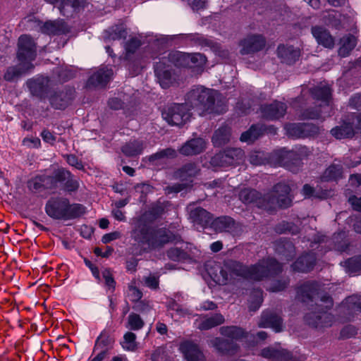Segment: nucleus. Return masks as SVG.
<instances>
[{"label":"nucleus","mask_w":361,"mask_h":361,"mask_svg":"<svg viewBox=\"0 0 361 361\" xmlns=\"http://www.w3.org/2000/svg\"><path fill=\"white\" fill-rule=\"evenodd\" d=\"M235 222L231 217L221 216L212 221L210 225L217 232H230L234 227Z\"/></svg>","instance_id":"c85d7f7f"},{"label":"nucleus","mask_w":361,"mask_h":361,"mask_svg":"<svg viewBox=\"0 0 361 361\" xmlns=\"http://www.w3.org/2000/svg\"><path fill=\"white\" fill-rule=\"evenodd\" d=\"M260 355L269 361H302V359H298L288 350L274 347L264 348L261 350Z\"/></svg>","instance_id":"9b49d317"},{"label":"nucleus","mask_w":361,"mask_h":361,"mask_svg":"<svg viewBox=\"0 0 361 361\" xmlns=\"http://www.w3.org/2000/svg\"><path fill=\"white\" fill-rule=\"evenodd\" d=\"M288 285V281L286 280L283 281H277L273 283L271 286L269 288V290L272 292H278L283 290Z\"/></svg>","instance_id":"680f3d73"},{"label":"nucleus","mask_w":361,"mask_h":361,"mask_svg":"<svg viewBox=\"0 0 361 361\" xmlns=\"http://www.w3.org/2000/svg\"><path fill=\"white\" fill-rule=\"evenodd\" d=\"M217 92L213 90L197 86L193 87L186 95V103L188 106L202 111L200 114L208 111H214V104Z\"/></svg>","instance_id":"39448f33"},{"label":"nucleus","mask_w":361,"mask_h":361,"mask_svg":"<svg viewBox=\"0 0 361 361\" xmlns=\"http://www.w3.org/2000/svg\"><path fill=\"white\" fill-rule=\"evenodd\" d=\"M73 92L71 90L55 92L49 98L51 105L55 109L66 108L73 99Z\"/></svg>","instance_id":"dca6fc26"},{"label":"nucleus","mask_w":361,"mask_h":361,"mask_svg":"<svg viewBox=\"0 0 361 361\" xmlns=\"http://www.w3.org/2000/svg\"><path fill=\"white\" fill-rule=\"evenodd\" d=\"M154 72L160 85L163 88H167L172 84L173 78L171 72L169 69L162 67V64H157Z\"/></svg>","instance_id":"c756f323"},{"label":"nucleus","mask_w":361,"mask_h":361,"mask_svg":"<svg viewBox=\"0 0 361 361\" xmlns=\"http://www.w3.org/2000/svg\"><path fill=\"white\" fill-rule=\"evenodd\" d=\"M350 273L361 269V257L353 258L344 262Z\"/></svg>","instance_id":"3c124183"},{"label":"nucleus","mask_w":361,"mask_h":361,"mask_svg":"<svg viewBox=\"0 0 361 361\" xmlns=\"http://www.w3.org/2000/svg\"><path fill=\"white\" fill-rule=\"evenodd\" d=\"M167 255L168 257L172 260L177 261L183 257L184 252L177 247H173L168 250Z\"/></svg>","instance_id":"864d4df0"},{"label":"nucleus","mask_w":361,"mask_h":361,"mask_svg":"<svg viewBox=\"0 0 361 361\" xmlns=\"http://www.w3.org/2000/svg\"><path fill=\"white\" fill-rule=\"evenodd\" d=\"M266 45L264 37L260 35H250L240 42L241 54H251L262 50Z\"/></svg>","instance_id":"1a4fd4ad"},{"label":"nucleus","mask_w":361,"mask_h":361,"mask_svg":"<svg viewBox=\"0 0 361 361\" xmlns=\"http://www.w3.org/2000/svg\"><path fill=\"white\" fill-rule=\"evenodd\" d=\"M206 147V142L200 137L188 141L180 149V152L186 156L201 153Z\"/></svg>","instance_id":"4be33fe9"},{"label":"nucleus","mask_w":361,"mask_h":361,"mask_svg":"<svg viewBox=\"0 0 361 361\" xmlns=\"http://www.w3.org/2000/svg\"><path fill=\"white\" fill-rule=\"evenodd\" d=\"M179 349L183 354L187 361H205V356L198 345L190 342L185 341L180 343Z\"/></svg>","instance_id":"4468645a"},{"label":"nucleus","mask_w":361,"mask_h":361,"mask_svg":"<svg viewBox=\"0 0 361 361\" xmlns=\"http://www.w3.org/2000/svg\"><path fill=\"white\" fill-rule=\"evenodd\" d=\"M264 130V129L262 126H252L248 130L242 133L240 140L248 143L252 142L262 134Z\"/></svg>","instance_id":"e433bc0d"},{"label":"nucleus","mask_w":361,"mask_h":361,"mask_svg":"<svg viewBox=\"0 0 361 361\" xmlns=\"http://www.w3.org/2000/svg\"><path fill=\"white\" fill-rule=\"evenodd\" d=\"M113 75V71L106 67L99 69L92 74L87 81L88 86H104L106 85Z\"/></svg>","instance_id":"a211bd4d"},{"label":"nucleus","mask_w":361,"mask_h":361,"mask_svg":"<svg viewBox=\"0 0 361 361\" xmlns=\"http://www.w3.org/2000/svg\"><path fill=\"white\" fill-rule=\"evenodd\" d=\"M23 145L28 147L38 148L41 145V141L38 137H26L23 141Z\"/></svg>","instance_id":"bf43d9fd"},{"label":"nucleus","mask_w":361,"mask_h":361,"mask_svg":"<svg viewBox=\"0 0 361 361\" xmlns=\"http://www.w3.org/2000/svg\"><path fill=\"white\" fill-rule=\"evenodd\" d=\"M109 32V38L113 40L126 38L127 35V32L122 25L112 27Z\"/></svg>","instance_id":"de8ad7c7"},{"label":"nucleus","mask_w":361,"mask_h":361,"mask_svg":"<svg viewBox=\"0 0 361 361\" xmlns=\"http://www.w3.org/2000/svg\"><path fill=\"white\" fill-rule=\"evenodd\" d=\"M136 335L132 332H127L124 334L123 341L121 342L122 348L125 350L135 351L137 348Z\"/></svg>","instance_id":"37998d69"},{"label":"nucleus","mask_w":361,"mask_h":361,"mask_svg":"<svg viewBox=\"0 0 361 361\" xmlns=\"http://www.w3.org/2000/svg\"><path fill=\"white\" fill-rule=\"evenodd\" d=\"M66 161L72 166L75 167L77 169H82L83 165L82 162L74 154L66 155Z\"/></svg>","instance_id":"4d7b16f0"},{"label":"nucleus","mask_w":361,"mask_h":361,"mask_svg":"<svg viewBox=\"0 0 361 361\" xmlns=\"http://www.w3.org/2000/svg\"><path fill=\"white\" fill-rule=\"evenodd\" d=\"M258 326L262 328H271L276 332H280L283 330L281 319L272 312H264Z\"/></svg>","instance_id":"412c9836"},{"label":"nucleus","mask_w":361,"mask_h":361,"mask_svg":"<svg viewBox=\"0 0 361 361\" xmlns=\"http://www.w3.org/2000/svg\"><path fill=\"white\" fill-rule=\"evenodd\" d=\"M290 190L287 184L280 183L263 197L255 190L245 188L240 192L239 198L245 204L255 203L258 207L267 210L276 207L286 208L292 202Z\"/></svg>","instance_id":"f03ea898"},{"label":"nucleus","mask_w":361,"mask_h":361,"mask_svg":"<svg viewBox=\"0 0 361 361\" xmlns=\"http://www.w3.org/2000/svg\"><path fill=\"white\" fill-rule=\"evenodd\" d=\"M47 180V177L36 176L28 182V188L32 191H38L44 187Z\"/></svg>","instance_id":"09e8293b"},{"label":"nucleus","mask_w":361,"mask_h":361,"mask_svg":"<svg viewBox=\"0 0 361 361\" xmlns=\"http://www.w3.org/2000/svg\"><path fill=\"white\" fill-rule=\"evenodd\" d=\"M230 128L227 126H223L216 130L212 137V142L216 146L224 145L229 140Z\"/></svg>","instance_id":"4c0bfd02"},{"label":"nucleus","mask_w":361,"mask_h":361,"mask_svg":"<svg viewBox=\"0 0 361 361\" xmlns=\"http://www.w3.org/2000/svg\"><path fill=\"white\" fill-rule=\"evenodd\" d=\"M41 30L42 32L48 35H61L69 31L68 27L63 20L46 22Z\"/></svg>","instance_id":"393cba45"},{"label":"nucleus","mask_w":361,"mask_h":361,"mask_svg":"<svg viewBox=\"0 0 361 361\" xmlns=\"http://www.w3.org/2000/svg\"><path fill=\"white\" fill-rule=\"evenodd\" d=\"M262 302V292L259 289L253 290L249 300V310L256 311Z\"/></svg>","instance_id":"a18cd8bd"},{"label":"nucleus","mask_w":361,"mask_h":361,"mask_svg":"<svg viewBox=\"0 0 361 361\" xmlns=\"http://www.w3.org/2000/svg\"><path fill=\"white\" fill-rule=\"evenodd\" d=\"M306 321L315 327H328L332 325L334 317L324 311L318 314L314 312L306 315Z\"/></svg>","instance_id":"f3484780"},{"label":"nucleus","mask_w":361,"mask_h":361,"mask_svg":"<svg viewBox=\"0 0 361 361\" xmlns=\"http://www.w3.org/2000/svg\"><path fill=\"white\" fill-rule=\"evenodd\" d=\"M331 133L337 139L351 137L354 135L353 128L350 123H344L331 129Z\"/></svg>","instance_id":"c9c22d12"},{"label":"nucleus","mask_w":361,"mask_h":361,"mask_svg":"<svg viewBox=\"0 0 361 361\" xmlns=\"http://www.w3.org/2000/svg\"><path fill=\"white\" fill-rule=\"evenodd\" d=\"M245 154L240 148L227 149L214 155L211 160L216 166H228L238 164L243 161Z\"/></svg>","instance_id":"6e6552de"},{"label":"nucleus","mask_w":361,"mask_h":361,"mask_svg":"<svg viewBox=\"0 0 361 361\" xmlns=\"http://www.w3.org/2000/svg\"><path fill=\"white\" fill-rule=\"evenodd\" d=\"M356 39L353 35L343 37L341 39V47L338 51L340 56L345 57L348 55L349 52L355 47Z\"/></svg>","instance_id":"58836bf2"},{"label":"nucleus","mask_w":361,"mask_h":361,"mask_svg":"<svg viewBox=\"0 0 361 361\" xmlns=\"http://www.w3.org/2000/svg\"><path fill=\"white\" fill-rule=\"evenodd\" d=\"M146 286L151 289H157L159 287V279L155 276L149 275L144 278Z\"/></svg>","instance_id":"6e6d98bb"},{"label":"nucleus","mask_w":361,"mask_h":361,"mask_svg":"<svg viewBox=\"0 0 361 361\" xmlns=\"http://www.w3.org/2000/svg\"><path fill=\"white\" fill-rule=\"evenodd\" d=\"M132 238L138 243L147 244L152 248L161 247L166 243L176 240V236L169 230L154 229L141 222L133 231Z\"/></svg>","instance_id":"7ed1b4c3"},{"label":"nucleus","mask_w":361,"mask_h":361,"mask_svg":"<svg viewBox=\"0 0 361 361\" xmlns=\"http://www.w3.org/2000/svg\"><path fill=\"white\" fill-rule=\"evenodd\" d=\"M249 161L253 165H262L266 163V158L262 152H254L250 153Z\"/></svg>","instance_id":"8fccbe9b"},{"label":"nucleus","mask_w":361,"mask_h":361,"mask_svg":"<svg viewBox=\"0 0 361 361\" xmlns=\"http://www.w3.org/2000/svg\"><path fill=\"white\" fill-rule=\"evenodd\" d=\"M176 59V63L179 66L192 67L193 66H202L205 63L206 58L200 53L192 54L187 53H177L172 56Z\"/></svg>","instance_id":"f8f14e48"},{"label":"nucleus","mask_w":361,"mask_h":361,"mask_svg":"<svg viewBox=\"0 0 361 361\" xmlns=\"http://www.w3.org/2000/svg\"><path fill=\"white\" fill-rule=\"evenodd\" d=\"M29 88L32 94L40 97H44L47 87L44 85V80L41 79L32 80L28 82Z\"/></svg>","instance_id":"ea45409f"},{"label":"nucleus","mask_w":361,"mask_h":361,"mask_svg":"<svg viewBox=\"0 0 361 361\" xmlns=\"http://www.w3.org/2000/svg\"><path fill=\"white\" fill-rule=\"evenodd\" d=\"M313 95L317 99L328 104L331 96V89L327 85H322L314 87L312 90Z\"/></svg>","instance_id":"a19ab883"},{"label":"nucleus","mask_w":361,"mask_h":361,"mask_svg":"<svg viewBox=\"0 0 361 361\" xmlns=\"http://www.w3.org/2000/svg\"><path fill=\"white\" fill-rule=\"evenodd\" d=\"M68 178H71V173L63 169L56 171L54 176V178L58 182L66 181Z\"/></svg>","instance_id":"5fc2aeb1"},{"label":"nucleus","mask_w":361,"mask_h":361,"mask_svg":"<svg viewBox=\"0 0 361 361\" xmlns=\"http://www.w3.org/2000/svg\"><path fill=\"white\" fill-rule=\"evenodd\" d=\"M279 58L283 63L292 64L295 63L300 56V50L291 45H280L277 49Z\"/></svg>","instance_id":"2eb2a0df"},{"label":"nucleus","mask_w":361,"mask_h":361,"mask_svg":"<svg viewBox=\"0 0 361 361\" xmlns=\"http://www.w3.org/2000/svg\"><path fill=\"white\" fill-rule=\"evenodd\" d=\"M219 331L222 336L232 341H241L249 335V333L243 328L236 326H222L220 328Z\"/></svg>","instance_id":"a878e982"},{"label":"nucleus","mask_w":361,"mask_h":361,"mask_svg":"<svg viewBox=\"0 0 361 361\" xmlns=\"http://www.w3.org/2000/svg\"><path fill=\"white\" fill-rule=\"evenodd\" d=\"M65 190L68 192L75 191L79 188V181L78 179L73 178L71 175V178H67L65 183Z\"/></svg>","instance_id":"603ef678"},{"label":"nucleus","mask_w":361,"mask_h":361,"mask_svg":"<svg viewBox=\"0 0 361 361\" xmlns=\"http://www.w3.org/2000/svg\"><path fill=\"white\" fill-rule=\"evenodd\" d=\"M199 168L195 164H188L175 173V177L181 180L195 176L199 173Z\"/></svg>","instance_id":"f704fd0d"},{"label":"nucleus","mask_w":361,"mask_h":361,"mask_svg":"<svg viewBox=\"0 0 361 361\" xmlns=\"http://www.w3.org/2000/svg\"><path fill=\"white\" fill-rule=\"evenodd\" d=\"M286 134L293 138H304L317 133L318 128L311 123H290L285 126Z\"/></svg>","instance_id":"9d476101"},{"label":"nucleus","mask_w":361,"mask_h":361,"mask_svg":"<svg viewBox=\"0 0 361 361\" xmlns=\"http://www.w3.org/2000/svg\"><path fill=\"white\" fill-rule=\"evenodd\" d=\"M209 345L214 347L219 352L222 353H234L237 352L238 345L233 342H229L227 340L215 338L209 341Z\"/></svg>","instance_id":"bb28decb"},{"label":"nucleus","mask_w":361,"mask_h":361,"mask_svg":"<svg viewBox=\"0 0 361 361\" xmlns=\"http://www.w3.org/2000/svg\"><path fill=\"white\" fill-rule=\"evenodd\" d=\"M319 286L316 282H305L297 289V298L302 302L312 300L318 294Z\"/></svg>","instance_id":"6ab92c4d"},{"label":"nucleus","mask_w":361,"mask_h":361,"mask_svg":"<svg viewBox=\"0 0 361 361\" xmlns=\"http://www.w3.org/2000/svg\"><path fill=\"white\" fill-rule=\"evenodd\" d=\"M190 219L195 226L202 228L210 225L212 216L210 213L201 207L193 208L191 205L188 207Z\"/></svg>","instance_id":"ddd939ff"},{"label":"nucleus","mask_w":361,"mask_h":361,"mask_svg":"<svg viewBox=\"0 0 361 361\" xmlns=\"http://www.w3.org/2000/svg\"><path fill=\"white\" fill-rule=\"evenodd\" d=\"M188 104H173L168 106L162 113L163 118L171 126H182L188 122L191 116Z\"/></svg>","instance_id":"423d86ee"},{"label":"nucleus","mask_w":361,"mask_h":361,"mask_svg":"<svg viewBox=\"0 0 361 361\" xmlns=\"http://www.w3.org/2000/svg\"><path fill=\"white\" fill-rule=\"evenodd\" d=\"M140 46V40L133 38L126 43V49L128 53H133Z\"/></svg>","instance_id":"052dcab7"},{"label":"nucleus","mask_w":361,"mask_h":361,"mask_svg":"<svg viewBox=\"0 0 361 361\" xmlns=\"http://www.w3.org/2000/svg\"><path fill=\"white\" fill-rule=\"evenodd\" d=\"M85 4L84 0H63L61 2L59 10L63 16L69 17L83 8Z\"/></svg>","instance_id":"b1692460"},{"label":"nucleus","mask_w":361,"mask_h":361,"mask_svg":"<svg viewBox=\"0 0 361 361\" xmlns=\"http://www.w3.org/2000/svg\"><path fill=\"white\" fill-rule=\"evenodd\" d=\"M356 334V329L353 326H347L344 327L341 331V336L343 338H350Z\"/></svg>","instance_id":"69168bd1"},{"label":"nucleus","mask_w":361,"mask_h":361,"mask_svg":"<svg viewBox=\"0 0 361 361\" xmlns=\"http://www.w3.org/2000/svg\"><path fill=\"white\" fill-rule=\"evenodd\" d=\"M350 104L355 109H361V94L354 95L350 100Z\"/></svg>","instance_id":"774afa93"},{"label":"nucleus","mask_w":361,"mask_h":361,"mask_svg":"<svg viewBox=\"0 0 361 361\" xmlns=\"http://www.w3.org/2000/svg\"><path fill=\"white\" fill-rule=\"evenodd\" d=\"M344 305L350 313H361V296L352 295L345 299Z\"/></svg>","instance_id":"79ce46f5"},{"label":"nucleus","mask_w":361,"mask_h":361,"mask_svg":"<svg viewBox=\"0 0 361 361\" xmlns=\"http://www.w3.org/2000/svg\"><path fill=\"white\" fill-rule=\"evenodd\" d=\"M41 137H42V140L51 145H53L56 140L55 136L49 130H44L41 133Z\"/></svg>","instance_id":"338daca9"},{"label":"nucleus","mask_w":361,"mask_h":361,"mask_svg":"<svg viewBox=\"0 0 361 361\" xmlns=\"http://www.w3.org/2000/svg\"><path fill=\"white\" fill-rule=\"evenodd\" d=\"M312 33L319 44L326 48H332L334 45V40L330 33L322 27H314Z\"/></svg>","instance_id":"5701e85b"},{"label":"nucleus","mask_w":361,"mask_h":361,"mask_svg":"<svg viewBox=\"0 0 361 361\" xmlns=\"http://www.w3.org/2000/svg\"><path fill=\"white\" fill-rule=\"evenodd\" d=\"M121 233L118 231L111 232V233L104 235L102 237V241L104 243H109L112 240L119 239L121 238Z\"/></svg>","instance_id":"e2e57ef3"},{"label":"nucleus","mask_w":361,"mask_h":361,"mask_svg":"<svg viewBox=\"0 0 361 361\" xmlns=\"http://www.w3.org/2000/svg\"><path fill=\"white\" fill-rule=\"evenodd\" d=\"M144 326V322L139 314L135 313H131L128 317V322L126 328L137 331L142 329Z\"/></svg>","instance_id":"c03bdc74"},{"label":"nucleus","mask_w":361,"mask_h":361,"mask_svg":"<svg viewBox=\"0 0 361 361\" xmlns=\"http://www.w3.org/2000/svg\"><path fill=\"white\" fill-rule=\"evenodd\" d=\"M36 57V44L33 39L27 35H21L18 39V59L19 62L27 63L25 69H32V61Z\"/></svg>","instance_id":"0eeeda50"},{"label":"nucleus","mask_w":361,"mask_h":361,"mask_svg":"<svg viewBox=\"0 0 361 361\" xmlns=\"http://www.w3.org/2000/svg\"><path fill=\"white\" fill-rule=\"evenodd\" d=\"M27 63L20 62L18 66L8 67L4 75V79L8 82H13L18 80L23 73L30 69H25Z\"/></svg>","instance_id":"473e14b6"},{"label":"nucleus","mask_w":361,"mask_h":361,"mask_svg":"<svg viewBox=\"0 0 361 361\" xmlns=\"http://www.w3.org/2000/svg\"><path fill=\"white\" fill-rule=\"evenodd\" d=\"M114 343L113 338L106 333H102L96 341L94 350L104 353V355L106 356V353L113 348Z\"/></svg>","instance_id":"2f4dec72"},{"label":"nucleus","mask_w":361,"mask_h":361,"mask_svg":"<svg viewBox=\"0 0 361 361\" xmlns=\"http://www.w3.org/2000/svg\"><path fill=\"white\" fill-rule=\"evenodd\" d=\"M103 278L104 279L106 285L110 288H114L115 281L111 274V272L108 269H105L102 272Z\"/></svg>","instance_id":"0e129e2a"},{"label":"nucleus","mask_w":361,"mask_h":361,"mask_svg":"<svg viewBox=\"0 0 361 361\" xmlns=\"http://www.w3.org/2000/svg\"><path fill=\"white\" fill-rule=\"evenodd\" d=\"M286 105L284 103L274 102L262 107V113L266 118L275 120L283 117L286 112Z\"/></svg>","instance_id":"aec40b11"},{"label":"nucleus","mask_w":361,"mask_h":361,"mask_svg":"<svg viewBox=\"0 0 361 361\" xmlns=\"http://www.w3.org/2000/svg\"><path fill=\"white\" fill-rule=\"evenodd\" d=\"M342 169L340 166L338 165H332L330 166L325 171L323 178L325 180H329L332 179H336L341 176Z\"/></svg>","instance_id":"49530a36"},{"label":"nucleus","mask_w":361,"mask_h":361,"mask_svg":"<svg viewBox=\"0 0 361 361\" xmlns=\"http://www.w3.org/2000/svg\"><path fill=\"white\" fill-rule=\"evenodd\" d=\"M315 256L312 253H308L300 257L293 264L295 271L307 272L310 271L315 263Z\"/></svg>","instance_id":"cd10ccee"},{"label":"nucleus","mask_w":361,"mask_h":361,"mask_svg":"<svg viewBox=\"0 0 361 361\" xmlns=\"http://www.w3.org/2000/svg\"><path fill=\"white\" fill-rule=\"evenodd\" d=\"M281 270L282 267L280 264L274 259L268 258L260 260L250 267H246L233 260L226 261L223 264L214 263L208 269V272L216 283L224 285L236 276L253 281H261L269 276L281 271Z\"/></svg>","instance_id":"f257e3e1"},{"label":"nucleus","mask_w":361,"mask_h":361,"mask_svg":"<svg viewBox=\"0 0 361 361\" xmlns=\"http://www.w3.org/2000/svg\"><path fill=\"white\" fill-rule=\"evenodd\" d=\"M224 322V317L221 314H216L211 317L202 318L197 324L200 330H208Z\"/></svg>","instance_id":"7c9ffc66"},{"label":"nucleus","mask_w":361,"mask_h":361,"mask_svg":"<svg viewBox=\"0 0 361 361\" xmlns=\"http://www.w3.org/2000/svg\"><path fill=\"white\" fill-rule=\"evenodd\" d=\"M144 147L142 140H134L123 145L122 152L128 157H135L142 154Z\"/></svg>","instance_id":"72a5a7b5"},{"label":"nucleus","mask_w":361,"mask_h":361,"mask_svg":"<svg viewBox=\"0 0 361 361\" xmlns=\"http://www.w3.org/2000/svg\"><path fill=\"white\" fill-rule=\"evenodd\" d=\"M48 216L55 219L68 220L80 216L85 213V207L78 204H70L66 198L50 199L45 207Z\"/></svg>","instance_id":"20e7f679"},{"label":"nucleus","mask_w":361,"mask_h":361,"mask_svg":"<svg viewBox=\"0 0 361 361\" xmlns=\"http://www.w3.org/2000/svg\"><path fill=\"white\" fill-rule=\"evenodd\" d=\"M142 292L135 286H130L128 288V296L133 302L139 300L142 298Z\"/></svg>","instance_id":"13d9d810"}]
</instances>
